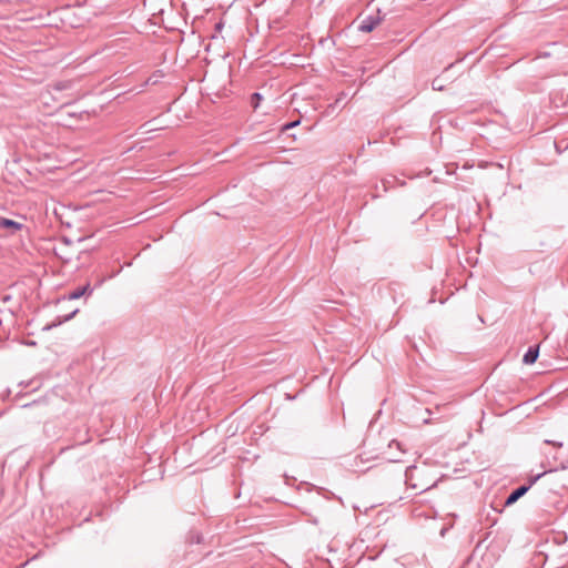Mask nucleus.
Masks as SVG:
<instances>
[{
	"instance_id": "nucleus-9",
	"label": "nucleus",
	"mask_w": 568,
	"mask_h": 568,
	"mask_svg": "<svg viewBox=\"0 0 568 568\" xmlns=\"http://www.w3.org/2000/svg\"><path fill=\"white\" fill-rule=\"evenodd\" d=\"M300 123H301V121H300V120H295V121H292V122H287V123H285V124L282 126L281 131H282V132H286V131H288V130H291V129H293V128L297 126Z\"/></svg>"
},
{
	"instance_id": "nucleus-18",
	"label": "nucleus",
	"mask_w": 568,
	"mask_h": 568,
	"mask_svg": "<svg viewBox=\"0 0 568 568\" xmlns=\"http://www.w3.org/2000/svg\"><path fill=\"white\" fill-rule=\"evenodd\" d=\"M390 460H392V462H400V459H399V458H397V457L390 458Z\"/></svg>"
},
{
	"instance_id": "nucleus-14",
	"label": "nucleus",
	"mask_w": 568,
	"mask_h": 568,
	"mask_svg": "<svg viewBox=\"0 0 568 568\" xmlns=\"http://www.w3.org/2000/svg\"><path fill=\"white\" fill-rule=\"evenodd\" d=\"M545 444L554 445L556 447H561L562 446L561 442H554V440H549V439H546Z\"/></svg>"
},
{
	"instance_id": "nucleus-6",
	"label": "nucleus",
	"mask_w": 568,
	"mask_h": 568,
	"mask_svg": "<svg viewBox=\"0 0 568 568\" xmlns=\"http://www.w3.org/2000/svg\"><path fill=\"white\" fill-rule=\"evenodd\" d=\"M78 312H79V310H78V308H75L74 311H72L71 313H69V314H67V315H64V316H62V317H60V316H59V317H58V321H57V322H54V323H53V324H51V325H48V326L45 327V329H50L51 327H54V326L61 325L62 323H65V322H68V321L72 320V318L75 316V314H77Z\"/></svg>"
},
{
	"instance_id": "nucleus-15",
	"label": "nucleus",
	"mask_w": 568,
	"mask_h": 568,
	"mask_svg": "<svg viewBox=\"0 0 568 568\" xmlns=\"http://www.w3.org/2000/svg\"><path fill=\"white\" fill-rule=\"evenodd\" d=\"M345 97H346V94H345V93H341V95L335 100V102H334V106L338 105V104L343 101V99H344Z\"/></svg>"
},
{
	"instance_id": "nucleus-17",
	"label": "nucleus",
	"mask_w": 568,
	"mask_h": 568,
	"mask_svg": "<svg viewBox=\"0 0 568 568\" xmlns=\"http://www.w3.org/2000/svg\"><path fill=\"white\" fill-rule=\"evenodd\" d=\"M104 281H105V278H101V280L98 282V286L102 285Z\"/></svg>"
},
{
	"instance_id": "nucleus-1",
	"label": "nucleus",
	"mask_w": 568,
	"mask_h": 568,
	"mask_svg": "<svg viewBox=\"0 0 568 568\" xmlns=\"http://www.w3.org/2000/svg\"><path fill=\"white\" fill-rule=\"evenodd\" d=\"M545 473L538 474L536 476H532L529 478L528 483L525 485H520L519 487L515 488L506 498L504 506L508 507L514 505L519 498H521L524 495L527 494V491L531 488V486L540 478L542 477Z\"/></svg>"
},
{
	"instance_id": "nucleus-7",
	"label": "nucleus",
	"mask_w": 568,
	"mask_h": 568,
	"mask_svg": "<svg viewBox=\"0 0 568 568\" xmlns=\"http://www.w3.org/2000/svg\"><path fill=\"white\" fill-rule=\"evenodd\" d=\"M263 100V95L258 92H254L252 95H251V106L253 108V110H256L258 106H260V103L261 101Z\"/></svg>"
},
{
	"instance_id": "nucleus-2",
	"label": "nucleus",
	"mask_w": 568,
	"mask_h": 568,
	"mask_svg": "<svg viewBox=\"0 0 568 568\" xmlns=\"http://www.w3.org/2000/svg\"><path fill=\"white\" fill-rule=\"evenodd\" d=\"M381 10H377V14H371L367 16L359 24L358 30L364 33L372 32L383 20V18L379 16Z\"/></svg>"
},
{
	"instance_id": "nucleus-12",
	"label": "nucleus",
	"mask_w": 568,
	"mask_h": 568,
	"mask_svg": "<svg viewBox=\"0 0 568 568\" xmlns=\"http://www.w3.org/2000/svg\"><path fill=\"white\" fill-rule=\"evenodd\" d=\"M395 180H396V178H395V176H390L389 179H384V180L382 181V183H383V185H384L385 190H387V189H388V186H392V184L394 183V181H395Z\"/></svg>"
},
{
	"instance_id": "nucleus-4",
	"label": "nucleus",
	"mask_w": 568,
	"mask_h": 568,
	"mask_svg": "<svg viewBox=\"0 0 568 568\" xmlns=\"http://www.w3.org/2000/svg\"><path fill=\"white\" fill-rule=\"evenodd\" d=\"M92 293H93V288L91 287L90 283H87L83 286L77 287L74 291L69 293V295L64 296L62 300L63 301L78 300L84 295H91Z\"/></svg>"
},
{
	"instance_id": "nucleus-8",
	"label": "nucleus",
	"mask_w": 568,
	"mask_h": 568,
	"mask_svg": "<svg viewBox=\"0 0 568 568\" xmlns=\"http://www.w3.org/2000/svg\"><path fill=\"white\" fill-rule=\"evenodd\" d=\"M554 144H555L556 151L559 154L568 149V141L566 139H562L560 141H555Z\"/></svg>"
},
{
	"instance_id": "nucleus-13",
	"label": "nucleus",
	"mask_w": 568,
	"mask_h": 568,
	"mask_svg": "<svg viewBox=\"0 0 568 568\" xmlns=\"http://www.w3.org/2000/svg\"><path fill=\"white\" fill-rule=\"evenodd\" d=\"M224 27V23L222 20L215 23V33L212 36V39L216 38V33H220Z\"/></svg>"
},
{
	"instance_id": "nucleus-16",
	"label": "nucleus",
	"mask_w": 568,
	"mask_h": 568,
	"mask_svg": "<svg viewBox=\"0 0 568 568\" xmlns=\"http://www.w3.org/2000/svg\"><path fill=\"white\" fill-rule=\"evenodd\" d=\"M202 541V536L196 535L194 539H192V542L200 544Z\"/></svg>"
},
{
	"instance_id": "nucleus-10",
	"label": "nucleus",
	"mask_w": 568,
	"mask_h": 568,
	"mask_svg": "<svg viewBox=\"0 0 568 568\" xmlns=\"http://www.w3.org/2000/svg\"><path fill=\"white\" fill-rule=\"evenodd\" d=\"M393 446H395L402 454L405 453L402 444L399 442H397L396 439H393L389 442L388 447L393 448Z\"/></svg>"
},
{
	"instance_id": "nucleus-5",
	"label": "nucleus",
	"mask_w": 568,
	"mask_h": 568,
	"mask_svg": "<svg viewBox=\"0 0 568 568\" xmlns=\"http://www.w3.org/2000/svg\"><path fill=\"white\" fill-rule=\"evenodd\" d=\"M538 356H539V346L538 345L530 346L527 349V352L525 353V355L523 357V362L526 365H531L537 361Z\"/></svg>"
},
{
	"instance_id": "nucleus-11",
	"label": "nucleus",
	"mask_w": 568,
	"mask_h": 568,
	"mask_svg": "<svg viewBox=\"0 0 568 568\" xmlns=\"http://www.w3.org/2000/svg\"><path fill=\"white\" fill-rule=\"evenodd\" d=\"M432 88L437 91H442L444 89L443 84L439 82V79L436 78L432 82Z\"/></svg>"
},
{
	"instance_id": "nucleus-3",
	"label": "nucleus",
	"mask_w": 568,
	"mask_h": 568,
	"mask_svg": "<svg viewBox=\"0 0 568 568\" xmlns=\"http://www.w3.org/2000/svg\"><path fill=\"white\" fill-rule=\"evenodd\" d=\"M23 224L19 223L14 220L0 217V229L8 231L9 234H14L16 232L23 229Z\"/></svg>"
}]
</instances>
